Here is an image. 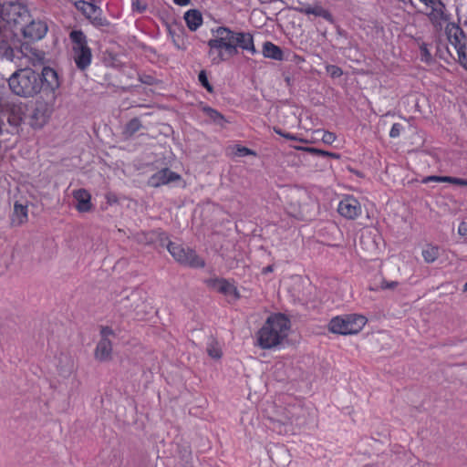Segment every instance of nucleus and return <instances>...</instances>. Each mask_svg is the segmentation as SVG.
I'll return each mask as SVG.
<instances>
[{
	"instance_id": "nucleus-45",
	"label": "nucleus",
	"mask_w": 467,
	"mask_h": 467,
	"mask_svg": "<svg viewBox=\"0 0 467 467\" xmlns=\"http://www.w3.org/2000/svg\"><path fill=\"white\" fill-rule=\"evenodd\" d=\"M453 177L450 176H441V182H450L452 183Z\"/></svg>"
},
{
	"instance_id": "nucleus-24",
	"label": "nucleus",
	"mask_w": 467,
	"mask_h": 467,
	"mask_svg": "<svg viewBox=\"0 0 467 467\" xmlns=\"http://www.w3.org/2000/svg\"><path fill=\"white\" fill-rule=\"evenodd\" d=\"M57 369L61 376H69L74 371V360L68 356H61L58 360Z\"/></svg>"
},
{
	"instance_id": "nucleus-47",
	"label": "nucleus",
	"mask_w": 467,
	"mask_h": 467,
	"mask_svg": "<svg viewBox=\"0 0 467 467\" xmlns=\"http://www.w3.org/2000/svg\"><path fill=\"white\" fill-rule=\"evenodd\" d=\"M271 271H272V267H271V266H267V267L264 270V272H265V273H266V272H271Z\"/></svg>"
},
{
	"instance_id": "nucleus-25",
	"label": "nucleus",
	"mask_w": 467,
	"mask_h": 467,
	"mask_svg": "<svg viewBox=\"0 0 467 467\" xmlns=\"http://www.w3.org/2000/svg\"><path fill=\"white\" fill-rule=\"evenodd\" d=\"M421 255L425 263L432 264L440 256V248L433 244H426L422 248Z\"/></svg>"
},
{
	"instance_id": "nucleus-38",
	"label": "nucleus",
	"mask_w": 467,
	"mask_h": 467,
	"mask_svg": "<svg viewBox=\"0 0 467 467\" xmlns=\"http://www.w3.org/2000/svg\"><path fill=\"white\" fill-rule=\"evenodd\" d=\"M237 153L240 156L254 155V152L246 147H239L237 149Z\"/></svg>"
},
{
	"instance_id": "nucleus-41",
	"label": "nucleus",
	"mask_w": 467,
	"mask_h": 467,
	"mask_svg": "<svg viewBox=\"0 0 467 467\" xmlns=\"http://www.w3.org/2000/svg\"><path fill=\"white\" fill-rule=\"evenodd\" d=\"M452 183L461 185V186H467V179H461V178L453 177Z\"/></svg>"
},
{
	"instance_id": "nucleus-34",
	"label": "nucleus",
	"mask_w": 467,
	"mask_h": 467,
	"mask_svg": "<svg viewBox=\"0 0 467 467\" xmlns=\"http://www.w3.org/2000/svg\"><path fill=\"white\" fill-rule=\"evenodd\" d=\"M403 130V127L400 123H394L389 131L390 138H398L400 137L401 131Z\"/></svg>"
},
{
	"instance_id": "nucleus-10",
	"label": "nucleus",
	"mask_w": 467,
	"mask_h": 467,
	"mask_svg": "<svg viewBox=\"0 0 467 467\" xmlns=\"http://www.w3.org/2000/svg\"><path fill=\"white\" fill-rule=\"evenodd\" d=\"M421 2L428 7H431V11L428 13V16L433 24L437 26H442L445 23H450L451 14L447 12L445 5L441 0Z\"/></svg>"
},
{
	"instance_id": "nucleus-22",
	"label": "nucleus",
	"mask_w": 467,
	"mask_h": 467,
	"mask_svg": "<svg viewBox=\"0 0 467 467\" xmlns=\"http://www.w3.org/2000/svg\"><path fill=\"white\" fill-rule=\"evenodd\" d=\"M184 20L191 31H196L202 25V16L200 11L191 9L185 12Z\"/></svg>"
},
{
	"instance_id": "nucleus-27",
	"label": "nucleus",
	"mask_w": 467,
	"mask_h": 467,
	"mask_svg": "<svg viewBox=\"0 0 467 467\" xmlns=\"http://www.w3.org/2000/svg\"><path fill=\"white\" fill-rule=\"evenodd\" d=\"M302 11L306 14V15H314L316 16H321V17H324L325 19H327L329 20L331 16L329 14V12H327L326 9L322 8L321 6L319 5H316V6H306L302 9Z\"/></svg>"
},
{
	"instance_id": "nucleus-49",
	"label": "nucleus",
	"mask_w": 467,
	"mask_h": 467,
	"mask_svg": "<svg viewBox=\"0 0 467 467\" xmlns=\"http://www.w3.org/2000/svg\"><path fill=\"white\" fill-rule=\"evenodd\" d=\"M463 291H467V282L465 283V285H463Z\"/></svg>"
},
{
	"instance_id": "nucleus-15",
	"label": "nucleus",
	"mask_w": 467,
	"mask_h": 467,
	"mask_svg": "<svg viewBox=\"0 0 467 467\" xmlns=\"http://www.w3.org/2000/svg\"><path fill=\"white\" fill-rule=\"evenodd\" d=\"M22 31L26 38L32 41L40 40L47 32V25L42 20H32L23 27Z\"/></svg>"
},
{
	"instance_id": "nucleus-32",
	"label": "nucleus",
	"mask_w": 467,
	"mask_h": 467,
	"mask_svg": "<svg viewBox=\"0 0 467 467\" xmlns=\"http://www.w3.org/2000/svg\"><path fill=\"white\" fill-rule=\"evenodd\" d=\"M460 64L467 70V52L466 47L456 50Z\"/></svg>"
},
{
	"instance_id": "nucleus-42",
	"label": "nucleus",
	"mask_w": 467,
	"mask_h": 467,
	"mask_svg": "<svg viewBox=\"0 0 467 467\" xmlns=\"http://www.w3.org/2000/svg\"><path fill=\"white\" fill-rule=\"evenodd\" d=\"M112 334V330L109 327H103L101 329V335H102V338L106 337L108 338L107 337L111 335Z\"/></svg>"
},
{
	"instance_id": "nucleus-7",
	"label": "nucleus",
	"mask_w": 467,
	"mask_h": 467,
	"mask_svg": "<svg viewBox=\"0 0 467 467\" xmlns=\"http://www.w3.org/2000/svg\"><path fill=\"white\" fill-rule=\"evenodd\" d=\"M167 249L174 260L182 265L195 268L204 266L203 260L192 249L185 248L172 242L168 243Z\"/></svg>"
},
{
	"instance_id": "nucleus-30",
	"label": "nucleus",
	"mask_w": 467,
	"mask_h": 467,
	"mask_svg": "<svg viewBox=\"0 0 467 467\" xmlns=\"http://www.w3.org/2000/svg\"><path fill=\"white\" fill-rule=\"evenodd\" d=\"M140 129V122L137 119H131L126 126V133L133 134Z\"/></svg>"
},
{
	"instance_id": "nucleus-21",
	"label": "nucleus",
	"mask_w": 467,
	"mask_h": 467,
	"mask_svg": "<svg viewBox=\"0 0 467 467\" xmlns=\"http://www.w3.org/2000/svg\"><path fill=\"white\" fill-rule=\"evenodd\" d=\"M213 285L215 290L233 299H238L240 297L236 287L232 283L224 279L214 280Z\"/></svg>"
},
{
	"instance_id": "nucleus-37",
	"label": "nucleus",
	"mask_w": 467,
	"mask_h": 467,
	"mask_svg": "<svg viewBox=\"0 0 467 467\" xmlns=\"http://www.w3.org/2000/svg\"><path fill=\"white\" fill-rule=\"evenodd\" d=\"M132 8H133V10H136V11L141 13L146 9V6L144 5H141L140 0H133L132 1Z\"/></svg>"
},
{
	"instance_id": "nucleus-14",
	"label": "nucleus",
	"mask_w": 467,
	"mask_h": 467,
	"mask_svg": "<svg viewBox=\"0 0 467 467\" xmlns=\"http://www.w3.org/2000/svg\"><path fill=\"white\" fill-rule=\"evenodd\" d=\"M180 180L181 176L178 173L165 168L152 174L149 178L148 184L151 187H161Z\"/></svg>"
},
{
	"instance_id": "nucleus-5",
	"label": "nucleus",
	"mask_w": 467,
	"mask_h": 467,
	"mask_svg": "<svg viewBox=\"0 0 467 467\" xmlns=\"http://www.w3.org/2000/svg\"><path fill=\"white\" fill-rule=\"evenodd\" d=\"M72 41V56L78 68L84 70L91 64L92 53L88 39L81 30H73L69 34Z\"/></svg>"
},
{
	"instance_id": "nucleus-12",
	"label": "nucleus",
	"mask_w": 467,
	"mask_h": 467,
	"mask_svg": "<svg viewBox=\"0 0 467 467\" xmlns=\"http://www.w3.org/2000/svg\"><path fill=\"white\" fill-rule=\"evenodd\" d=\"M337 211L343 217L353 220L361 214L362 207L355 197L346 196L339 202Z\"/></svg>"
},
{
	"instance_id": "nucleus-2",
	"label": "nucleus",
	"mask_w": 467,
	"mask_h": 467,
	"mask_svg": "<svg viewBox=\"0 0 467 467\" xmlns=\"http://www.w3.org/2000/svg\"><path fill=\"white\" fill-rule=\"evenodd\" d=\"M8 85L12 92L25 98L36 95L44 87V92L50 94L52 99H55V92L60 84L57 73L46 67L41 75L29 67L18 69L8 78Z\"/></svg>"
},
{
	"instance_id": "nucleus-29",
	"label": "nucleus",
	"mask_w": 467,
	"mask_h": 467,
	"mask_svg": "<svg viewBox=\"0 0 467 467\" xmlns=\"http://www.w3.org/2000/svg\"><path fill=\"white\" fill-rule=\"evenodd\" d=\"M326 70L333 78H340L343 75V70L336 65H327Z\"/></svg>"
},
{
	"instance_id": "nucleus-20",
	"label": "nucleus",
	"mask_w": 467,
	"mask_h": 467,
	"mask_svg": "<svg viewBox=\"0 0 467 467\" xmlns=\"http://www.w3.org/2000/svg\"><path fill=\"white\" fill-rule=\"evenodd\" d=\"M112 345L109 338H101L95 349V358L100 362L108 361L111 358Z\"/></svg>"
},
{
	"instance_id": "nucleus-23",
	"label": "nucleus",
	"mask_w": 467,
	"mask_h": 467,
	"mask_svg": "<svg viewBox=\"0 0 467 467\" xmlns=\"http://www.w3.org/2000/svg\"><path fill=\"white\" fill-rule=\"evenodd\" d=\"M263 55L265 57L275 60H283L284 54L282 49L272 42H265L263 46Z\"/></svg>"
},
{
	"instance_id": "nucleus-44",
	"label": "nucleus",
	"mask_w": 467,
	"mask_h": 467,
	"mask_svg": "<svg viewBox=\"0 0 467 467\" xmlns=\"http://www.w3.org/2000/svg\"><path fill=\"white\" fill-rule=\"evenodd\" d=\"M173 2H174V4L181 5V6H185L190 4V0H173Z\"/></svg>"
},
{
	"instance_id": "nucleus-4",
	"label": "nucleus",
	"mask_w": 467,
	"mask_h": 467,
	"mask_svg": "<svg viewBox=\"0 0 467 467\" xmlns=\"http://www.w3.org/2000/svg\"><path fill=\"white\" fill-rule=\"evenodd\" d=\"M367 318L358 314L342 315L333 317L328 324V330L334 334L352 335L362 330Z\"/></svg>"
},
{
	"instance_id": "nucleus-46",
	"label": "nucleus",
	"mask_w": 467,
	"mask_h": 467,
	"mask_svg": "<svg viewBox=\"0 0 467 467\" xmlns=\"http://www.w3.org/2000/svg\"><path fill=\"white\" fill-rule=\"evenodd\" d=\"M140 242H144L145 244H150L152 242V238L150 237L148 238L147 236H145V239H139Z\"/></svg>"
},
{
	"instance_id": "nucleus-8",
	"label": "nucleus",
	"mask_w": 467,
	"mask_h": 467,
	"mask_svg": "<svg viewBox=\"0 0 467 467\" xmlns=\"http://www.w3.org/2000/svg\"><path fill=\"white\" fill-rule=\"evenodd\" d=\"M25 109L22 103L12 100L0 102V125L6 120L12 126H18L24 118Z\"/></svg>"
},
{
	"instance_id": "nucleus-43",
	"label": "nucleus",
	"mask_w": 467,
	"mask_h": 467,
	"mask_svg": "<svg viewBox=\"0 0 467 467\" xmlns=\"http://www.w3.org/2000/svg\"><path fill=\"white\" fill-rule=\"evenodd\" d=\"M276 133L280 134L281 136L288 139V140H296V136L290 134V133H282L280 130H275Z\"/></svg>"
},
{
	"instance_id": "nucleus-31",
	"label": "nucleus",
	"mask_w": 467,
	"mask_h": 467,
	"mask_svg": "<svg viewBox=\"0 0 467 467\" xmlns=\"http://www.w3.org/2000/svg\"><path fill=\"white\" fill-rule=\"evenodd\" d=\"M198 78L201 84L207 89V91L213 92V87L210 85L208 81V78L205 71L202 70L199 73Z\"/></svg>"
},
{
	"instance_id": "nucleus-26",
	"label": "nucleus",
	"mask_w": 467,
	"mask_h": 467,
	"mask_svg": "<svg viewBox=\"0 0 467 467\" xmlns=\"http://www.w3.org/2000/svg\"><path fill=\"white\" fill-rule=\"evenodd\" d=\"M202 111L214 123L220 126H223L225 122L224 117L216 109H213L210 107H203Z\"/></svg>"
},
{
	"instance_id": "nucleus-48",
	"label": "nucleus",
	"mask_w": 467,
	"mask_h": 467,
	"mask_svg": "<svg viewBox=\"0 0 467 467\" xmlns=\"http://www.w3.org/2000/svg\"><path fill=\"white\" fill-rule=\"evenodd\" d=\"M462 232H463L462 225H461V226L459 227V233L462 234Z\"/></svg>"
},
{
	"instance_id": "nucleus-1",
	"label": "nucleus",
	"mask_w": 467,
	"mask_h": 467,
	"mask_svg": "<svg viewBox=\"0 0 467 467\" xmlns=\"http://www.w3.org/2000/svg\"><path fill=\"white\" fill-rule=\"evenodd\" d=\"M212 38L208 40V57L213 65L229 60L242 48L252 55L256 53L253 36L246 32H235L226 26H218L211 30Z\"/></svg>"
},
{
	"instance_id": "nucleus-9",
	"label": "nucleus",
	"mask_w": 467,
	"mask_h": 467,
	"mask_svg": "<svg viewBox=\"0 0 467 467\" xmlns=\"http://www.w3.org/2000/svg\"><path fill=\"white\" fill-rule=\"evenodd\" d=\"M288 213L295 217H304L307 214L308 209L306 201L309 199L306 192L296 190L290 193Z\"/></svg>"
},
{
	"instance_id": "nucleus-13",
	"label": "nucleus",
	"mask_w": 467,
	"mask_h": 467,
	"mask_svg": "<svg viewBox=\"0 0 467 467\" xmlns=\"http://www.w3.org/2000/svg\"><path fill=\"white\" fill-rule=\"evenodd\" d=\"M50 116V109L47 103L36 101L30 119V125L34 129H41L46 125Z\"/></svg>"
},
{
	"instance_id": "nucleus-33",
	"label": "nucleus",
	"mask_w": 467,
	"mask_h": 467,
	"mask_svg": "<svg viewBox=\"0 0 467 467\" xmlns=\"http://www.w3.org/2000/svg\"><path fill=\"white\" fill-rule=\"evenodd\" d=\"M337 139V136L335 133L331 131H322V137L321 140L326 144H332Z\"/></svg>"
},
{
	"instance_id": "nucleus-3",
	"label": "nucleus",
	"mask_w": 467,
	"mask_h": 467,
	"mask_svg": "<svg viewBox=\"0 0 467 467\" xmlns=\"http://www.w3.org/2000/svg\"><path fill=\"white\" fill-rule=\"evenodd\" d=\"M290 320L283 314L269 316L255 334V345L262 349H272L281 345L289 335Z\"/></svg>"
},
{
	"instance_id": "nucleus-11",
	"label": "nucleus",
	"mask_w": 467,
	"mask_h": 467,
	"mask_svg": "<svg viewBox=\"0 0 467 467\" xmlns=\"http://www.w3.org/2000/svg\"><path fill=\"white\" fill-rule=\"evenodd\" d=\"M27 16L25 6L16 2H10L0 6V16L7 23L18 24L20 18Z\"/></svg>"
},
{
	"instance_id": "nucleus-6",
	"label": "nucleus",
	"mask_w": 467,
	"mask_h": 467,
	"mask_svg": "<svg viewBox=\"0 0 467 467\" xmlns=\"http://www.w3.org/2000/svg\"><path fill=\"white\" fill-rule=\"evenodd\" d=\"M74 6L97 28L109 26V20L103 16L100 3L77 0Z\"/></svg>"
},
{
	"instance_id": "nucleus-18",
	"label": "nucleus",
	"mask_w": 467,
	"mask_h": 467,
	"mask_svg": "<svg viewBox=\"0 0 467 467\" xmlns=\"http://www.w3.org/2000/svg\"><path fill=\"white\" fill-rule=\"evenodd\" d=\"M72 196L76 201L75 208L78 213H89L93 210L91 194L86 189L74 190Z\"/></svg>"
},
{
	"instance_id": "nucleus-35",
	"label": "nucleus",
	"mask_w": 467,
	"mask_h": 467,
	"mask_svg": "<svg viewBox=\"0 0 467 467\" xmlns=\"http://www.w3.org/2000/svg\"><path fill=\"white\" fill-rule=\"evenodd\" d=\"M306 150L309 151V152L315 153L317 155L331 156V157H335V158L338 157L335 153H330V152H327V151H325V150H318V149H316V148H306Z\"/></svg>"
},
{
	"instance_id": "nucleus-40",
	"label": "nucleus",
	"mask_w": 467,
	"mask_h": 467,
	"mask_svg": "<svg viewBox=\"0 0 467 467\" xmlns=\"http://www.w3.org/2000/svg\"><path fill=\"white\" fill-rule=\"evenodd\" d=\"M430 182H441V176H428L422 180L423 183H428Z\"/></svg>"
},
{
	"instance_id": "nucleus-16",
	"label": "nucleus",
	"mask_w": 467,
	"mask_h": 467,
	"mask_svg": "<svg viewBox=\"0 0 467 467\" xmlns=\"http://www.w3.org/2000/svg\"><path fill=\"white\" fill-rule=\"evenodd\" d=\"M445 32L450 43L456 50L466 47V36L462 29L455 23H448Z\"/></svg>"
},
{
	"instance_id": "nucleus-28",
	"label": "nucleus",
	"mask_w": 467,
	"mask_h": 467,
	"mask_svg": "<svg viewBox=\"0 0 467 467\" xmlns=\"http://www.w3.org/2000/svg\"><path fill=\"white\" fill-rule=\"evenodd\" d=\"M208 355L215 359H219L222 357V348L217 341L211 339L207 344Z\"/></svg>"
},
{
	"instance_id": "nucleus-39",
	"label": "nucleus",
	"mask_w": 467,
	"mask_h": 467,
	"mask_svg": "<svg viewBox=\"0 0 467 467\" xmlns=\"http://www.w3.org/2000/svg\"><path fill=\"white\" fill-rule=\"evenodd\" d=\"M106 200L109 204L117 203L119 201L117 195L113 192H108L106 194Z\"/></svg>"
},
{
	"instance_id": "nucleus-36",
	"label": "nucleus",
	"mask_w": 467,
	"mask_h": 467,
	"mask_svg": "<svg viewBox=\"0 0 467 467\" xmlns=\"http://www.w3.org/2000/svg\"><path fill=\"white\" fill-rule=\"evenodd\" d=\"M398 285V282L396 281H382L380 285H379V288L382 289V290H385V289H394L395 287H397Z\"/></svg>"
},
{
	"instance_id": "nucleus-19",
	"label": "nucleus",
	"mask_w": 467,
	"mask_h": 467,
	"mask_svg": "<svg viewBox=\"0 0 467 467\" xmlns=\"http://www.w3.org/2000/svg\"><path fill=\"white\" fill-rule=\"evenodd\" d=\"M28 220V205L27 202H20L16 201L14 203V209L10 216V222L13 226H21Z\"/></svg>"
},
{
	"instance_id": "nucleus-17",
	"label": "nucleus",
	"mask_w": 467,
	"mask_h": 467,
	"mask_svg": "<svg viewBox=\"0 0 467 467\" xmlns=\"http://www.w3.org/2000/svg\"><path fill=\"white\" fill-rule=\"evenodd\" d=\"M309 415L308 410L302 406H290L288 408V416L285 420H282V422L284 424L289 423L301 427L307 423V417Z\"/></svg>"
}]
</instances>
